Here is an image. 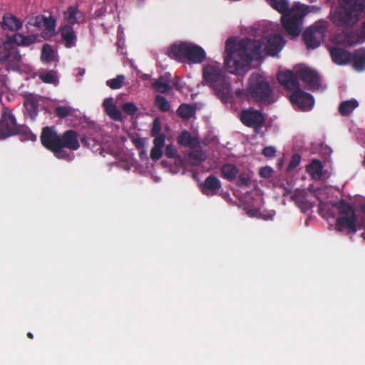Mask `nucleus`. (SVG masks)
<instances>
[{"mask_svg": "<svg viewBox=\"0 0 365 365\" xmlns=\"http://www.w3.org/2000/svg\"><path fill=\"white\" fill-rule=\"evenodd\" d=\"M276 153V149L272 146L265 147L262 150V154L269 158L274 157Z\"/></svg>", "mask_w": 365, "mask_h": 365, "instance_id": "49", "label": "nucleus"}, {"mask_svg": "<svg viewBox=\"0 0 365 365\" xmlns=\"http://www.w3.org/2000/svg\"><path fill=\"white\" fill-rule=\"evenodd\" d=\"M353 67L358 71L365 70V48H360L351 54Z\"/></svg>", "mask_w": 365, "mask_h": 365, "instance_id": "24", "label": "nucleus"}, {"mask_svg": "<svg viewBox=\"0 0 365 365\" xmlns=\"http://www.w3.org/2000/svg\"><path fill=\"white\" fill-rule=\"evenodd\" d=\"M290 71L297 81L301 79L309 89L317 90L320 88V77L315 70L309 67H303L295 71Z\"/></svg>", "mask_w": 365, "mask_h": 365, "instance_id": "13", "label": "nucleus"}, {"mask_svg": "<svg viewBox=\"0 0 365 365\" xmlns=\"http://www.w3.org/2000/svg\"><path fill=\"white\" fill-rule=\"evenodd\" d=\"M274 10L282 14V24L286 32L292 38L299 36L304 17L309 12V6H294L289 9L287 0H266Z\"/></svg>", "mask_w": 365, "mask_h": 365, "instance_id": "2", "label": "nucleus"}, {"mask_svg": "<svg viewBox=\"0 0 365 365\" xmlns=\"http://www.w3.org/2000/svg\"><path fill=\"white\" fill-rule=\"evenodd\" d=\"M39 78L45 83L56 85L58 83L56 72L54 71H48L43 73H41L39 75Z\"/></svg>", "mask_w": 365, "mask_h": 365, "instance_id": "36", "label": "nucleus"}, {"mask_svg": "<svg viewBox=\"0 0 365 365\" xmlns=\"http://www.w3.org/2000/svg\"><path fill=\"white\" fill-rule=\"evenodd\" d=\"M38 38V35L24 36L21 34L12 35L4 43V51L0 52V61H6L14 56L17 61H20L21 56L16 53V46H29L34 43Z\"/></svg>", "mask_w": 365, "mask_h": 365, "instance_id": "8", "label": "nucleus"}, {"mask_svg": "<svg viewBox=\"0 0 365 365\" xmlns=\"http://www.w3.org/2000/svg\"><path fill=\"white\" fill-rule=\"evenodd\" d=\"M56 21L53 16L46 17L43 21L44 29L42 36L45 38L51 37L54 34Z\"/></svg>", "mask_w": 365, "mask_h": 365, "instance_id": "30", "label": "nucleus"}, {"mask_svg": "<svg viewBox=\"0 0 365 365\" xmlns=\"http://www.w3.org/2000/svg\"><path fill=\"white\" fill-rule=\"evenodd\" d=\"M45 16L43 15H37L29 18L28 24L36 28H41L43 26V21Z\"/></svg>", "mask_w": 365, "mask_h": 365, "instance_id": "40", "label": "nucleus"}, {"mask_svg": "<svg viewBox=\"0 0 365 365\" xmlns=\"http://www.w3.org/2000/svg\"><path fill=\"white\" fill-rule=\"evenodd\" d=\"M189 158L193 160L192 163L198 165L206 159L205 153L202 150H194L189 153Z\"/></svg>", "mask_w": 365, "mask_h": 365, "instance_id": "38", "label": "nucleus"}, {"mask_svg": "<svg viewBox=\"0 0 365 365\" xmlns=\"http://www.w3.org/2000/svg\"><path fill=\"white\" fill-rule=\"evenodd\" d=\"M306 192L304 190H297L292 196V200L304 213L311 210L314 203L307 199Z\"/></svg>", "mask_w": 365, "mask_h": 365, "instance_id": "18", "label": "nucleus"}, {"mask_svg": "<svg viewBox=\"0 0 365 365\" xmlns=\"http://www.w3.org/2000/svg\"><path fill=\"white\" fill-rule=\"evenodd\" d=\"M359 41L358 35L353 31H342L336 34L333 38V43L344 46H351Z\"/></svg>", "mask_w": 365, "mask_h": 365, "instance_id": "20", "label": "nucleus"}, {"mask_svg": "<svg viewBox=\"0 0 365 365\" xmlns=\"http://www.w3.org/2000/svg\"><path fill=\"white\" fill-rule=\"evenodd\" d=\"M327 25L326 21L316 22L303 33V40L308 48H316L324 40Z\"/></svg>", "mask_w": 365, "mask_h": 365, "instance_id": "11", "label": "nucleus"}, {"mask_svg": "<svg viewBox=\"0 0 365 365\" xmlns=\"http://www.w3.org/2000/svg\"><path fill=\"white\" fill-rule=\"evenodd\" d=\"M309 1L310 2H312V1H311V0H309Z\"/></svg>", "mask_w": 365, "mask_h": 365, "instance_id": "56", "label": "nucleus"}, {"mask_svg": "<svg viewBox=\"0 0 365 365\" xmlns=\"http://www.w3.org/2000/svg\"><path fill=\"white\" fill-rule=\"evenodd\" d=\"M61 36L65 41L66 48H71L76 44L77 37L72 26L65 24L60 29Z\"/></svg>", "mask_w": 365, "mask_h": 365, "instance_id": "21", "label": "nucleus"}, {"mask_svg": "<svg viewBox=\"0 0 365 365\" xmlns=\"http://www.w3.org/2000/svg\"><path fill=\"white\" fill-rule=\"evenodd\" d=\"M21 131L15 117L10 113H4L0 119V139L16 135Z\"/></svg>", "mask_w": 365, "mask_h": 365, "instance_id": "14", "label": "nucleus"}, {"mask_svg": "<svg viewBox=\"0 0 365 365\" xmlns=\"http://www.w3.org/2000/svg\"><path fill=\"white\" fill-rule=\"evenodd\" d=\"M72 113V108L68 106H58L55 108V114L60 118H65Z\"/></svg>", "mask_w": 365, "mask_h": 365, "instance_id": "39", "label": "nucleus"}, {"mask_svg": "<svg viewBox=\"0 0 365 365\" xmlns=\"http://www.w3.org/2000/svg\"><path fill=\"white\" fill-rule=\"evenodd\" d=\"M361 34L365 37V20L361 28Z\"/></svg>", "mask_w": 365, "mask_h": 365, "instance_id": "53", "label": "nucleus"}, {"mask_svg": "<svg viewBox=\"0 0 365 365\" xmlns=\"http://www.w3.org/2000/svg\"><path fill=\"white\" fill-rule=\"evenodd\" d=\"M285 41L283 37L278 34H270L267 36L264 46L265 52L269 56L277 55L284 47Z\"/></svg>", "mask_w": 365, "mask_h": 365, "instance_id": "16", "label": "nucleus"}, {"mask_svg": "<svg viewBox=\"0 0 365 365\" xmlns=\"http://www.w3.org/2000/svg\"><path fill=\"white\" fill-rule=\"evenodd\" d=\"M79 14V11L77 7L69 6L66 11L63 12L64 19L68 21L69 25H73L78 23L77 15Z\"/></svg>", "mask_w": 365, "mask_h": 365, "instance_id": "33", "label": "nucleus"}, {"mask_svg": "<svg viewBox=\"0 0 365 365\" xmlns=\"http://www.w3.org/2000/svg\"><path fill=\"white\" fill-rule=\"evenodd\" d=\"M248 92L257 102H267L272 90L266 79L259 73H252L249 78Z\"/></svg>", "mask_w": 365, "mask_h": 365, "instance_id": "10", "label": "nucleus"}, {"mask_svg": "<svg viewBox=\"0 0 365 365\" xmlns=\"http://www.w3.org/2000/svg\"><path fill=\"white\" fill-rule=\"evenodd\" d=\"M195 107L187 103H182L177 109L178 115L185 120L190 119L195 114Z\"/></svg>", "mask_w": 365, "mask_h": 365, "instance_id": "28", "label": "nucleus"}, {"mask_svg": "<svg viewBox=\"0 0 365 365\" xmlns=\"http://www.w3.org/2000/svg\"><path fill=\"white\" fill-rule=\"evenodd\" d=\"M202 77L206 84L222 101H228L232 94L231 83L220 63L206 65L202 70Z\"/></svg>", "mask_w": 365, "mask_h": 365, "instance_id": "3", "label": "nucleus"}, {"mask_svg": "<svg viewBox=\"0 0 365 365\" xmlns=\"http://www.w3.org/2000/svg\"><path fill=\"white\" fill-rule=\"evenodd\" d=\"M125 80L123 75H118L115 78L108 80L106 85L113 90L119 89L123 86Z\"/></svg>", "mask_w": 365, "mask_h": 365, "instance_id": "37", "label": "nucleus"}, {"mask_svg": "<svg viewBox=\"0 0 365 365\" xmlns=\"http://www.w3.org/2000/svg\"><path fill=\"white\" fill-rule=\"evenodd\" d=\"M178 143L184 147L193 148L195 145V140L187 130H183L177 138Z\"/></svg>", "mask_w": 365, "mask_h": 365, "instance_id": "32", "label": "nucleus"}, {"mask_svg": "<svg viewBox=\"0 0 365 365\" xmlns=\"http://www.w3.org/2000/svg\"><path fill=\"white\" fill-rule=\"evenodd\" d=\"M154 137L153 146L163 148L165 145V135L164 133H161L160 135H155Z\"/></svg>", "mask_w": 365, "mask_h": 365, "instance_id": "46", "label": "nucleus"}, {"mask_svg": "<svg viewBox=\"0 0 365 365\" xmlns=\"http://www.w3.org/2000/svg\"><path fill=\"white\" fill-rule=\"evenodd\" d=\"M239 173L237 166L232 163H225L221 168V176L228 181L235 180Z\"/></svg>", "mask_w": 365, "mask_h": 365, "instance_id": "25", "label": "nucleus"}, {"mask_svg": "<svg viewBox=\"0 0 365 365\" xmlns=\"http://www.w3.org/2000/svg\"><path fill=\"white\" fill-rule=\"evenodd\" d=\"M230 41L228 38L226 42L225 65L230 73L243 74L249 70L252 61L262 58V41L246 38L239 41L237 48L231 47Z\"/></svg>", "mask_w": 365, "mask_h": 365, "instance_id": "1", "label": "nucleus"}, {"mask_svg": "<svg viewBox=\"0 0 365 365\" xmlns=\"http://www.w3.org/2000/svg\"><path fill=\"white\" fill-rule=\"evenodd\" d=\"M27 336L29 338V339H33L34 338V335L31 332H29L27 334Z\"/></svg>", "mask_w": 365, "mask_h": 365, "instance_id": "55", "label": "nucleus"}, {"mask_svg": "<svg viewBox=\"0 0 365 365\" xmlns=\"http://www.w3.org/2000/svg\"><path fill=\"white\" fill-rule=\"evenodd\" d=\"M358 106L359 103L355 99L344 101L340 103L339 106V112L342 116H347L350 115Z\"/></svg>", "mask_w": 365, "mask_h": 365, "instance_id": "27", "label": "nucleus"}, {"mask_svg": "<svg viewBox=\"0 0 365 365\" xmlns=\"http://www.w3.org/2000/svg\"><path fill=\"white\" fill-rule=\"evenodd\" d=\"M103 106L106 113L113 120L115 121L122 120V113L113 103L111 98H106L103 101Z\"/></svg>", "mask_w": 365, "mask_h": 365, "instance_id": "22", "label": "nucleus"}, {"mask_svg": "<svg viewBox=\"0 0 365 365\" xmlns=\"http://www.w3.org/2000/svg\"><path fill=\"white\" fill-rule=\"evenodd\" d=\"M41 60L47 63H49L53 61L54 51L49 44H44L41 49Z\"/></svg>", "mask_w": 365, "mask_h": 365, "instance_id": "35", "label": "nucleus"}, {"mask_svg": "<svg viewBox=\"0 0 365 365\" xmlns=\"http://www.w3.org/2000/svg\"><path fill=\"white\" fill-rule=\"evenodd\" d=\"M154 106L163 112L170 110V105L166 98L161 95H157L155 98Z\"/></svg>", "mask_w": 365, "mask_h": 365, "instance_id": "34", "label": "nucleus"}, {"mask_svg": "<svg viewBox=\"0 0 365 365\" xmlns=\"http://www.w3.org/2000/svg\"><path fill=\"white\" fill-rule=\"evenodd\" d=\"M24 106L31 118H34L38 110V103L34 96H29L26 98L24 101Z\"/></svg>", "mask_w": 365, "mask_h": 365, "instance_id": "31", "label": "nucleus"}, {"mask_svg": "<svg viewBox=\"0 0 365 365\" xmlns=\"http://www.w3.org/2000/svg\"><path fill=\"white\" fill-rule=\"evenodd\" d=\"M334 19L339 26L354 25L365 9V0H339Z\"/></svg>", "mask_w": 365, "mask_h": 365, "instance_id": "6", "label": "nucleus"}, {"mask_svg": "<svg viewBox=\"0 0 365 365\" xmlns=\"http://www.w3.org/2000/svg\"><path fill=\"white\" fill-rule=\"evenodd\" d=\"M161 129H162V128H161L160 121L158 118H156L153 122V127L151 129V135L155 136V135H160L162 133Z\"/></svg>", "mask_w": 365, "mask_h": 365, "instance_id": "44", "label": "nucleus"}, {"mask_svg": "<svg viewBox=\"0 0 365 365\" xmlns=\"http://www.w3.org/2000/svg\"><path fill=\"white\" fill-rule=\"evenodd\" d=\"M168 56L175 60L187 59L193 63H202L206 57L204 49L197 45L187 42H180L179 44H173Z\"/></svg>", "mask_w": 365, "mask_h": 365, "instance_id": "7", "label": "nucleus"}, {"mask_svg": "<svg viewBox=\"0 0 365 365\" xmlns=\"http://www.w3.org/2000/svg\"><path fill=\"white\" fill-rule=\"evenodd\" d=\"M300 162H301V156L299 154L295 153V154L292 155V156L290 159L289 163L288 165V170H292L296 168L299 165Z\"/></svg>", "mask_w": 365, "mask_h": 365, "instance_id": "43", "label": "nucleus"}, {"mask_svg": "<svg viewBox=\"0 0 365 365\" xmlns=\"http://www.w3.org/2000/svg\"><path fill=\"white\" fill-rule=\"evenodd\" d=\"M307 171L314 180H320L323 176V166L322 162L317 159H313L307 166Z\"/></svg>", "mask_w": 365, "mask_h": 365, "instance_id": "26", "label": "nucleus"}, {"mask_svg": "<svg viewBox=\"0 0 365 365\" xmlns=\"http://www.w3.org/2000/svg\"><path fill=\"white\" fill-rule=\"evenodd\" d=\"M30 135H31V138H29L30 140H36V135L34 134L30 133Z\"/></svg>", "mask_w": 365, "mask_h": 365, "instance_id": "54", "label": "nucleus"}, {"mask_svg": "<svg viewBox=\"0 0 365 365\" xmlns=\"http://www.w3.org/2000/svg\"><path fill=\"white\" fill-rule=\"evenodd\" d=\"M163 155L161 148L153 147L150 151V158L154 160H158Z\"/></svg>", "mask_w": 365, "mask_h": 365, "instance_id": "45", "label": "nucleus"}, {"mask_svg": "<svg viewBox=\"0 0 365 365\" xmlns=\"http://www.w3.org/2000/svg\"><path fill=\"white\" fill-rule=\"evenodd\" d=\"M22 22L10 14H6L2 19L1 27L11 31H17L22 28Z\"/></svg>", "mask_w": 365, "mask_h": 365, "instance_id": "23", "label": "nucleus"}, {"mask_svg": "<svg viewBox=\"0 0 365 365\" xmlns=\"http://www.w3.org/2000/svg\"><path fill=\"white\" fill-rule=\"evenodd\" d=\"M259 174L262 178H269L272 176V170L269 167H263L260 168Z\"/></svg>", "mask_w": 365, "mask_h": 365, "instance_id": "48", "label": "nucleus"}, {"mask_svg": "<svg viewBox=\"0 0 365 365\" xmlns=\"http://www.w3.org/2000/svg\"><path fill=\"white\" fill-rule=\"evenodd\" d=\"M236 184L238 187H247L251 184V178L248 174L241 173Z\"/></svg>", "mask_w": 365, "mask_h": 365, "instance_id": "42", "label": "nucleus"}, {"mask_svg": "<svg viewBox=\"0 0 365 365\" xmlns=\"http://www.w3.org/2000/svg\"><path fill=\"white\" fill-rule=\"evenodd\" d=\"M336 207L339 211V217L336 220L335 230L349 235L356 233L358 228H362L364 232L361 234V237L365 240V217L357 223L356 215L353 206L343 199L338 202Z\"/></svg>", "mask_w": 365, "mask_h": 365, "instance_id": "5", "label": "nucleus"}, {"mask_svg": "<svg viewBox=\"0 0 365 365\" xmlns=\"http://www.w3.org/2000/svg\"><path fill=\"white\" fill-rule=\"evenodd\" d=\"M81 143H82L83 145H85V146H86V147H88V148L89 147V143H88V139L86 138V137H83V138H81Z\"/></svg>", "mask_w": 365, "mask_h": 365, "instance_id": "51", "label": "nucleus"}, {"mask_svg": "<svg viewBox=\"0 0 365 365\" xmlns=\"http://www.w3.org/2000/svg\"><path fill=\"white\" fill-rule=\"evenodd\" d=\"M135 147L138 149H141L144 147V141L141 138H136L133 141Z\"/></svg>", "mask_w": 365, "mask_h": 365, "instance_id": "50", "label": "nucleus"}, {"mask_svg": "<svg viewBox=\"0 0 365 365\" xmlns=\"http://www.w3.org/2000/svg\"><path fill=\"white\" fill-rule=\"evenodd\" d=\"M359 210H360V211L361 212L365 214V201L362 202L361 203H360V205H359Z\"/></svg>", "mask_w": 365, "mask_h": 365, "instance_id": "52", "label": "nucleus"}, {"mask_svg": "<svg viewBox=\"0 0 365 365\" xmlns=\"http://www.w3.org/2000/svg\"><path fill=\"white\" fill-rule=\"evenodd\" d=\"M277 80L285 89L292 91L289 100L293 105L297 106L301 110H311L313 108L314 104L313 96L300 88L299 82L290 71L279 72Z\"/></svg>", "mask_w": 365, "mask_h": 365, "instance_id": "4", "label": "nucleus"}, {"mask_svg": "<svg viewBox=\"0 0 365 365\" xmlns=\"http://www.w3.org/2000/svg\"><path fill=\"white\" fill-rule=\"evenodd\" d=\"M76 133V130L71 129L66 130L62 135H58L55 128L46 126L42 128L40 140L45 148L51 151L62 143L64 145H68L69 138Z\"/></svg>", "mask_w": 365, "mask_h": 365, "instance_id": "9", "label": "nucleus"}, {"mask_svg": "<svg viewBox=\"0 0 365 365\" xmlns=\"http://www.w3.org/2000/svg\"><path fill=\"white\" fill-rule=\"evenodd\" d=\"M177 154L178 151L173 145L170 144L166 146L165 155L167 158H173L177 155Z\"/></svg>", "mask_w": 365, "mask_h": 365, "instance_id": "47", "label": "nucleus"}, {"mask_svg": "<svg viewBox=\"0 0 365 365\" xmlns=\"http://www.w3.org/2000/svg\"><path fill=\"white\" fill-rule=\"evenodd\" d=\"M330 55L333 61L338 65H345L351 61V53L339 47H333L330 49Z\"/></svg>", "mask_w": 365, "mask_h": 365, "instance_id": "19", "label": "nucleus"}, {"mask_svg": "<svg viewBox=\"0 0 365 365\" xmlns=\"http://www.w3.org/2000/svg\"><path fill=\"white\" fill-rule=\"evenodd\" d=\"M240 120L243 125L254 129L259 133L265 123V118L260 110L255 109L242 110L240 113Z\"/></svg>", "mask_w": 365, "mask_h": 365, "instance_id": "12", "label": "nucleus"}, {"mask_svg": "<svg viewBox=\"0 0 365 365\" xmlns=\"http://www.w3.org/2000/svg\"><path fill=\"white\" fill-rule=\"evenodd\" d=\"M68 144L64 145L63 143L60 144L58 146L55 148L52 152L54 156L61 160H71V155L69 153H68L65 149H68L70 150H77L80 148V143L78 138V133L76 132L72 136L69 138Z\"/></svg>", "mask_w": 365, "mask_h": 365, "instance_id": "15", "label": "nucleus"}, {"mask_svg": "<svg viewBox=\"0 0 365 365\" xmlns=\"http://www.w3.org/2000/svg\"><path fill=\"white\" fill-rule=\"evenodd\" d=\"M221 188L222 183L220 180L213 175L207 176L200 185L202 193L208 197L215 195Z\"/></svg>", "mask_w": 365, "mask_h": 365, "instance_id": "17", "label": "nucleus"}, {"mask_svg": "<svg viewBox=\"0 0 365 365\" xmlns=\"http://www.w3.org/2000/svg\"><path fill=\"white\" fill-rule=\"evenodd\" d=\"M122 110L128 115H133L138 111V108L133 102H127L123 104Z\"/></svg>", "mask_w": 365, "mask_h": 365, "instance_id": "41", "label": "nucleus"}, {"mask_svg": "<svg viewBox=\"0 0 365 365\" xmlns=\"http://www.w3.org/2000/svg\"><path fill=\"white\" fill-rule=\"evenodd\" d=\"M152 86L157 92L160 93H167L172 89L170 81L163 76H160L155 81Z\"/></svg>", "mask_w": 365, "mask_h": 365, "instance_id": "29", "label": "nucleus"}]
</instances>
